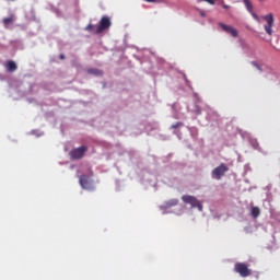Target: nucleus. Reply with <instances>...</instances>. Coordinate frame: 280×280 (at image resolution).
Masks as SVG:
<instances>
[{
	"label": "nucleus",
	"instance_id": "f257e3e1",
	"mask_svg": "<svg viewBox=\"0 0 280 280\" xmlns=\"http://www.w3.org/2000/svg\"><path fill=\"white\" fill-rule=\"evenodd\" d=\"M183 202H185V205H190L194 209H198L199 211H202V203L200 202V200H198V198L191 196V195H184L182 197Z\"/></svg>",
	"mask_w": 280,
	"mask_h": 280
},
{
	"label": "nucleus",
	"instance_id": "f03ea898",
	"mask_svg": "<svg viewBox=\"0 0 280 280\" xmlns=\"http://www.w3.org/2000/svg\"><path fill=\"white\" fill-rule=\"evenodd\" d=\"M110 25H113V22H110V18L104 15L98 25H96L95 34H102L103 32H106V30H110Z\"/></svg>",
	"mask_w": 280,
	"mask_h": 280
},
{
	"label": "nucleus",
	"instance_id": "7ed1b4c3",
	"mask_svg": "<svg viewBox=\"0 0 280 280\" xmlns=\"http://www.w3.org/2000/svg\"><path fill=\"white\" fill-rule=\"evenodd\" d=\"M234 272H237L240 277L246 278L253 275L252 270L248 268V265L244 262H236L234 265Z\"/></svg>",
	"mask_w": 280,
	"mask_h": 280
},
{
	"label": "nucleus",
	"instance_id": "20e7f679",
	"mask_svg": "<svg viewBox=\"0 0 280 280\" xmlns=\"http://www.w3.org/2000/svg\"><path fill=\"white\" fill-rule=\"evenodd\" d=\"M86 152H89V147L82 145V147L72 149L70 152V156L74 161H80V159L84 158V154H86Z\"/></svg>",
	"mask_w": 280,
	"mask_h": 280
},
{
	"label": "nucleus",
	"instance_id": "39448f33",
	"mask_svg": "<svg viewBox=\"0 0 280 280\" xmlns=\"http://www.w3.org/2000/svg\"><path fill=\"white\" fill-rule=\"evenodd\" d=\"M226 172H229V166H226V164L224 163H221L212 171V178H214L215 180H221L222 176H224Z\"/></svg>",
	"mask_w": 280,
	"mask_h": 280
},
{
	"label": "nucleus",
	"instance_id": "423d86ee",
	"mask_svg": "<svg viewBox=\"0 0 280 280\" xmlns=\"http://www.w3.org/2000/svg\"><path fill=\"white\" fill-rule=\"evenodd\" d=\"M262 19L266 21L265 31L268 34V36H272V26L275 25V15L272 13H269L267 15H264Z\"/></svg>",
	"mask_w": 280,
	"mask_h": 280
},
{
	"label": "nucleus",
	"instance_id": "0eeeda50",
	"mask_svg": "<svg viewBox=\"0 0 280 280\" xmlns=\"http://www.w3.org/2000/svg\"><path fill=\"white\" fill-rule=\"evenodd\" d=\"M220 27L223 30V32H225L226 34H231L233 36V38H237V36L240 35V33L237 32V30L231 25H226L224 23H220Z\"/></svg>",
	"mask_w": 280,
	"mask_h": 280
},
{
	"label": "nucleus",
	"instance_id": "6e6552de",
	"mask_svg": "<svg viewBox=\"0 0 280 280\" xmlns=\"http://www.w3.org/2000/svg\"><path fill=\"white\" fill-rule=\"evenodd\" d=\"M79 183L83 189H90L91 187V177L89 175H81Z\"/></svg>",
	"mask_w": 280,
	"mask_h": 280
},
{
	"label": "nucleus",
	"instance_id": "1a4fd4ad",
	"mask_svg": "<svg viewBox=\"0 0 280 280\" xmlns=\"http://www.w3.org/2000/svg\"><path fill=\"white\" fill-rule=\"evenodd\" d=\"M178 205V199H171L165 201L166 209H172V207H176Z\"/></svg>",
	"mask_w": 280,
	"mask_h": 280
},
{
	"label": "nucleus",
	"instance_id": "9d476101",
	"mask_svg": "<svg viewBox=\"0 0 280 280\" xmlns=\"http://www.w3.org/2000/svg\"><path fill=\"white\" fill-rule=\"evenodd\" d=\"M7 69L8 71H10L11 73L16 71L18 67H16V62L14 61H8L7 63Z\"/></svg>",
	"mask_w": 280,
	"mask_h": 280
},
{
	"label": "nucleus",
	"instance_id": "9b49d317",
	"mask_svg": "<svg viewBox=\"0 0 280 280\" xmlns=\"http://www.w3.org/2000/svg\"><path fill=\"white\" fill-rule=\"evenodd\" d=\"M261 214V210L259 209V207H252L250 210V215L254 217L255 219H257L258 215Z\"/></svg>",
	"mask_w": 280,
	"mask_h": 280
},
{
	"label": "nucleus",
	"instance_id": "f8f14e48",
	"mask_svg": "<svg viewBox=\"0 0 280 280\" xmlns=\"http://www.w3.org/2000/svg\"><path fill=\"white\" fill-rule=\"evenodd\" d=\"M88 73L90 75H102V70L97 69V68H90L88 69Z\"/></svg>",
	"mask_w": 280,
	"mask_h": 280
},
{
	"label": "nucleus",
	"instance_id": "ddd939ff",
	"mask_svg": "<svg viewBox=\"0 0 280 280\" xmlns=\"http://www.w3.org/2000/svg\"><path fill=\"white\" fill-rule=\"evenodd\" d=\"M243 3L245 4L246 10L249 11V13H253V3L250 0H243Z\"/></svg>",
	"mask_w": 280,
	"mask_h": 280
},
{
	"label": "nucleus",
	"instance_id": "4468645a",
	"mask_svg": "<svg viewBox=\"0 0 280 280\" xmlns=\"http://www.w3.org/2000/svg\"><path fill=\"white\" fill-rule=\"evenodd\" d=\"M86 32H91V33H94L95 34V31L97 30V26L93 25V24H89L86 27H85Z\"/></svg>",
	"mask_w": 280,
	"mask_h": 280
},
{
	"label": "nucleus",
	"instance_id": "2eb2a0df",
	"mask_svg": "<svg viewBox=\"0 0 280 280\" xmlns=\"http://www.w3.org/2000/svg\"><path fill=\"white\" fill-rule=\"evenodd\" d=\"M4 25H10V23H14V16H9L3 19Z\"/></svg>",
	"mask_w": 280,
	"mask_h": 280
},
{
	"label": "nucleus",
	"instance_id": "dca6fc26",
	"mask_svg": "<svg viewBox=\"0 0 280 280\" xmlns=\"http://www.w3.org/2000/svg\"><path fill=\"white\" fill-rule=\"evenodd\" d=\"M253 67H256V69H258V71H262L261 66L259 63H257V61H252Z\"/></svg>",
	"mask_w": 280,
	"mask_h": 280
},
{
	"label": "nucleus",
	"instance_id": "f3484780",
	"mask_svg": "<svg viewBox=\"0 0 280 280\" xmlns=\"http://www.w3.org/2000/svg\"><path fill=\"white\" fill-rule=\"evenodd\" d=\"M180 126H183V122H176V124L172 125L171 128L173 130H176V128H180Z\"/></svg>",
	"mask_w": 280,
	"mask_h": 280
},
{
	"label": "nucleus",
	"instance_id": "a211bd4d",
	"mask_svg": "<svg viewBox=\"0 0 280 280\" xmlns=\"http://www.w3.org/2000/svg\"><path fill=\"white\" fill-rule=\"evenodd\" d=\"M252 16H253V19H255V21H258V23H259V15H257L256 13H254L252 11Z\"/></svg>",
	"mask_w": 280,
	"mask_h": 280
},
{
	"label": "nucleus",
	"instance_id": "6ab92c4d",
	"mask_svg": "<svg viewBox=\"0 0 280 280\" xmlns=\"http://www.w3.org/2000/svg\"><path fill=\"white\" fill-rule=\"evenodd\" d=\"M147 3H154L156 0H144Z\"/></svg>",
	"mask_w": 280,
	"mask_h": 280
},
{
	"label": "nucleus",
	"instance_id": "aec40b11",
	"mask_svg": "<svg viewBox=\"0 0 280 280\" xmlns=\"http://www.w3.org/2000/svg\"><path fill=\"white\" fill-rule=\"evenodd\" d=\"M59 58H60V60H65V55L61 54V55L59 56Z\"/></svg>",
	"mask_w": 280,
	"mask_h": 280
},
{
	"label": "nucleus",
	"instance_id": "412c9836",
	"mask_svg": "<svg viewBox=\"0 0 280 280\" xmlns=\"http://www.w3.org/2000/svg\"><path fill=\"white\" fill-rule=\"evenodd\" d=\"M224 10H229V4H223Z\"/></svg>",
	"mask_w": 280,
	"mask_h": 280
},
{
	"label": "nucleus",
	"instance_id": "4be33fe9",
	"mask_svg": "<svg viewBox=\"0 0 280 280\" xmlns=\"http://www.w3.org/2000/svg\"><path fill=\"white\" fill-rule=\"evenodd\" d=\"M259 1H266V0H259Z\"/></svg>",
	"mask_w": 280,
	"mask_h": 280
}]
</instances>
